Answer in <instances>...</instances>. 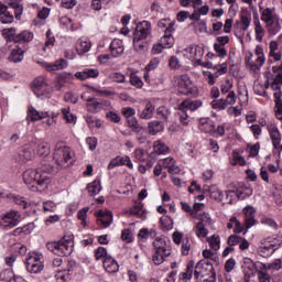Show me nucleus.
<instances>
[{"label":"nucleus","instance_id":"423d86ee","mask_svg":"<svg viewBox=\"0 0 282 282\" xmlns=\"http://www.w3.org/2000/svg\"><path fill=\"white\" fill-rule=\"evenodd\" d=\"M151 36V22L142 21L135 26L133 32V46L144 47V41Z\"/></svg>","mask_w":282,"mask_h":282},{"label":"nucleus","instance_id":"bb28decb","mask_svg":"<svg viewBox=\"0 0 282 282\" xmlns=\"http://www.w3.org/2000/svg\"><path fill=\"white\" fill-rule=\"evenodd\" d=\"M91 50V42L87 37H80L76 43L77 54H87Z\"/></svg>","mask_w":282,"mask_h":282},{"label":"nucleus","instance_id":"aec40b11","mask_svg":"<svg viewBox=\"0 0 282 282\" xmlns=\"http://www.w3.org/2000/svg\"><path fill=\"white\" fill-rule=\"evenodd\" d=\"M97 217V224L102 228H109L113 223V214L109 210H99Z\"/></svg>","mask_w":282,"mask_h":282},{"label":"nucleus","instance_id":"49530a36","mask_svg":"<svg viewBox=\"0 0 282 282\" xmlns=\"http://www.w3.org/2000/svg\"><path fill=\"white\" fill-rule=\"evenodd\" d=\"M160 131H164V123L160 121H152L149 123V132L152 135H155V133H160Z\"/></svg>","mask_w":282,"mask_h":282},{"label":"nucleus","instance_id":"4d7b16f0","mask_svg":"<svg viewBox=\"0 0 282 282\" xmlns=\"http://www.w3.org/2000/svg\"><path fill=\"white\" fill-rule=\"evenodd\" d=\"M69 272H72V270H64V271H59L57 272L56 276V281L57 282H67L69 281Z\"/></svg>","mask_w":282,"mask_h":282},{"label":"nucleus","instance_id":"58836bf2","mask_svg":"<svg viewBox=\"0 0 282 282\" xmlns=\"http://www.w3.org/2000/svg\"><path fill=\"white\" fill-rule=\"evenodd\" d=\"M34 39V34L30 31H22L15 35V43H30Z\"/></svg>","mask_w":282,"mask_h":282},{"label":"nucleus","instance_id":"f3484780","mask_svg":"<svg viewBox=\"0 0 282 282\" xmlns=\"http://www.w3.org/2000/svg\"><path fill=\"white\" fill-rule=\"evenodd\" d=\"M31 89L37 98H41V96H45L47 94V80H45L43 77H37L33 80Z\"/></svg>","mask_w":282,"mask_h":282},{"label":"nucleus","instance_id":"f03ea898","mask_svg":"<svg viewBox=\"0 0 282 282\" xmlns=\"http://www.w3.org/2000/svg\"><path fill=\"white\" fill-rule=\"evenodd\" d=\"M154 253L152 261L154 265H162L166 261L167 257H171V240L166 237H156L152 243Z\"/></svg>","mask_w":282,"mask_h":282},{"label":"nucleus","instance_id":"4be33fe9","mask_svg":"<svg viewBox=\"0 0 282 282\" xmlns=\"http://www.w3.org/2000/svg\"><path fill=\"white\" fill-rule=\"evenodd\" d=\"M254 207L252 206H247L243 209V215H245V225H246V232L257 224V219H254Z\"/></svg>","mask_w":282,"mask_h":282},{"label":"nucleus","instance_id":"c85d7f7f","mask_svg":"<svg viewBox=\"0 0 282 282\" xmlns=\"http://www.w3.org/2000/svg\"><path fill=\"white\" fill-rule=\"evenodd\" d=\"M104 268L106 272H108L109 274H113L120 270V265H118V261H116V259H113L111 256L107 257L104 260Z\"/></svg>","mask_w":282,"mask_h":282},{"label":"nucleus","instance_id":"5fc2aeb1","mask_svg":"<svg viewBox=\"0 0 282 282\" xmlns=\"http://www.w3.org/2000/svg\"><path fill=\"white\" fill-rule=\"evenodd\" d=\"M107 257H110L109 254H107V249L105 247H99L95 250V259L96 261H100V259L102 261H105V259H107Z\"/></svg>","mask_w":282,"mask_h":282},{"label":"nucleus","instance_id":"cd10ccee","mask_svg":"<svg viewBox=\"0 0 282 282\" xmlns=\"http://www.w3.org/2000/svg\"><path fill=\"white\" fill-rule=\"evenodd\" d=\"M130 215L139 217V219H147V210L141 202H135L130 208Z\"/></svg>","mask_w":282,"mask_h":282},{"label":"nucleus","instance_id":"338daca9","mask_svg":"<svg viewBox=\"0 0 282 282\" xmlns=\"http://www.w3.org/2000/svg\"><path fill=\"white\" fill-rule=\"evenodd\" d=\"M14 278V272L12 270H4L0 273L1 281L10 282Z\"/></svg>","mask_w":282,"mask_h":282},{"label":"nucleus","instance_id":"680f3d73","mask_svg":"<svg viewBox=\"0 0 282 282\" xmlns=\"http://www.w3.org/2000/svg\"><path fill=\"white\" fill-rule=\"evenodd\" d=\"M262 265L267 270H281L282 262H281V259H276L273 262H270L268 265L267 264H262Z\"/></svg>","mask_w":282,"mask_h":282},{"label":"nucleus","instance_id":"6ab92c4d","mask_svg":"<svg viewBox=\"0 0 282 282\" xmlns=\"http://www.w3.org/2000/svg\"><path fill=\"white\" fill-rule=\"evenodd\" d=\"M269 135L272 141L273 148L279 151V147H281V131H279V127L274 123H270L267 126Z\"/></svg>","mask_w":282,"mask_h":282},{"label":"nucleus","instance_id":"13d9d810","mask_svg":"<svg viewBox=\"0 0 282 282\" xmlns=\"http://www.w3.org/2000/svg\"><path fill=\"white\" fill-rule=\"evenodd\" d=\"M63 118L66 120V122H76V116H74L70 111L69 108H63L62 109Z\"/></svg>","mask_w":282,"mask_h":282},{"label":"nucleus","instance_id":"f8f14e48","mask_svg":"<svg viewBox=\"0 0 282 282\" xmlns=\"http://www.w3.org/2000/svg\"><path fill=\"white\" fill-rule=\"evenodd\" d=\"M250 23H252V17L250 13H245L240 15V20L236 21L234 24L235 28V35L238 39H243V33L248 31V28H250Z\"/></svg>","mask_w":282,"mask_h":282},{"label":"nucleus","instance_id":"473e14b6","mask_svg":"<svg viewBox=\"0 0 282 282\" xmlns=\"http://www.w3.org/2000/svg\"><path fill=\"white\" fill-rule=\"evenodd\" d=\"M160 42L163 47H165V50L173 47V44L175 43V39H173V31H171V29L165 30L164 35L161 37Z\"/></svg>","mask_w":282,"mask_h":282},{"label":"nucleus","instance_id":"4468645a","mask_svg":"<svg viewBox=\"0 0 282 282\" xmlns=\"http://www.w3.org/2000/svg\"><path fill=\"white\" fill-rule=\"evenodd\" d=\"M261 21H263L267 28H272L275 23H279V15L274 8L260 7Z\"/></svg>","mask_w":282,"mask_h":282},{"label":"nucleus","instance_id":"1a4fd4ad","mask_svg":"<svg viewBox=\"0 0 282 282\" xmlns=\"http://www.w3.org/2000/svg\"><path fill=\"white\" fill-rule=\"evenodd\" d=\"M44 258L43 254L33 253L29 258H26V270L31 274H39L43 272L45 264L43 263Z\"/></svg>","mask_w":282,"mask_h":282},{"label":"nucleus","instance_id":"052dcab7","mask_svg":"<svg viewBox=\"0 0 282 282\" xmlns=\"http://www.w3.org/2000/svg\"><path fill=\"white\" fill-rule=\"evenodd\" d=\"M212 107L213 109H218V111H224L228 106L226 105L225 99H218L212 101Z\"/></svg>","mask_w":282,"mask_h":282},{"label":"nucleus","instance_id":"8fccbe9b","mask_svg":"<svg viewBox=\"0 0 282 282\" xmlns=\"http://www.w3.org/2000/svg\"><path fill=\"white\" fill-rule=\"evenodd\" d=\"M130 85L137 89H142V87H144V83H142L140 76L135 75L134 73L130 74Z\"/></svg>","mask_w":282,"mask_h":282},{"label":"nucleus","instance_id":"a19ab883","mask_svg":"<svg viewBox=\"0 0 282 282\" xmlns=\"http://www.w3.org/2000/svg\"><path fill=\"white\" fill-rule=\"evenodd\" d=\"M194 219H198V224H202L203 226H210V224H213V218H210V214L206 212L197 213V217H194Z\"/></svg>","mask_w":282,"mask_h":282},{"label":"nucleus","instance_id":"b1692460","mask_svg":"<svg viewBox=\"0 0 282 282\" xmlns=\"http://www.w3.org/2000/svg\"><path fill=\"white\" fill-rule=\"evenodd\" d=\"M105 105H108L107 101L102 102L97 98H88L86 99L87 111L90 113H98L101 109H104Z\"/></svg>","mask_w":282,"mask_h":282},{"label":"nucleus","instance_id":"c03bdc74","mask_svg":"<svg viewBox=\"0 0 282 282\" xmlns=\"http://www.w3.org/2000/svg\"><path fill=\"white\" fill-rule=\"evenodd\" d=\"M207 242L209 245V248H212V250H219V248H221V239L219 238V236L213 235L210 237L207 238Z\"/></svg>","mask_w":282,"mask_h":282},{"label":"nucleus","instance_id":"37998d69","mask_svg":"<svg viewBox=\"0 0 282 282\" xmlns=\"http://www.w3.org/2000/svg\"><path fill=\"white\" fill-rule=\"evenodd\" d=\"M254 25L256 41H258V43H261V41H263V36H265V29H263L259 20L254 21Z\"/></svg>","mask_w":282,"mask_h":282},{"label":"nucleus","instance_id":"864d4df0","mask_svg":"<svg viewBox=\"0 0 282 282\" xmlns=\"http://www.w3.org/2000/svg\"><path fill=\"white\" fill-rule=\"evenodd\" d=\"M2 34L7 41H14L17 43V29L10 28V29H4L2 31Z\"/></svg>","mask_w":282,"mask_h":282},{"label":"nucleus","instance_id":"f704fd0d","mask_svg":"<svg viewBox=\"0 0 282 282\" xmlns=\"http://www.w3.org/2000/svg\"><path fill=\"white\" fill-rule=\"evenodd\" d=\"M199 129L204 131V133H214L215 132V123L213 120L203 118L199 120Z\"/></svg>","mask_w":282,"mask_h":282},{"label":"nucleus","instance_id":"0eeeda50","mask_svg":"<svg viewBox=\"0 0 282 282\" xmlns=\"http://www.w3.org/2000/svg\"><path fill=\"white\" fill-rule=\"evenodd\" d=\"M174 83L180 94H183L184 96H197V86L193 84L188 75L184 74L175 76Z\"/></svg>","mask_w":282,"mask_h":282},{"label":"nucleus","instance_id":"9b49d317","mask_svg":"<svg viewBox=\"0 0 282 282\" xmlns=\"http://www.w3.org/2000/svg\"><path fill=\"white\" fill-rule=\"evenodd\" d=\"M208 193L212 199H215V202H221V204H232V198L228 199V197H232V195H235V191H227L224 195V192H221L217 185H212L208 187Z\"/></svg>","mask_w":282,"mask_h":282},{"label":"nucleus","instance_id":"e2e57ef3","mask_svg":"<svg viewBox=\"0 0 282 282\" xmlns=\"http://www.w3.org/2000/svg\"><path fill=\"white\" fill-rule=\"evenodd\" d=\"M13 204H17L21 208H28L29 204L23 196H12Z\"/></svg>","mask_w":282,"mask_h":282},{"label":"nucleus","instance_id":"09e8293b","mask_svg":"<svg viewBox=\"0 0 282 282\" xmlns=\"http://www.w3.org/2000/svg\"><path fill=\"white\" fill-rule=\"evenodd\" d=\"M65 85H67V75L62 74V75L57 76L55 79L56 91H61V89H63V87H65Z\"/></svg>","mask_w":282,"mask_h":282},{"label":"nucleus","instance_id":"79ce46f5","mask_svg":"<svg viewBox=\"0 0 282 282\" xmlns=\"http://www.w3.org/2000/svg\"><path fill=\"white\" fill-rule=\"evenodd\" d=\"M153 151L156 153V155H166V153H169V148L164 142L158 140L153 144Z\"/></svg>","mask_w":282,"mask_h":282},{"label":"nucleus","instance_id":"de8ad7c7","mask_svg":"<svg viewBox=\"0 0 282 282\" xmlns=\"http://www.w3.org/2000/svg\"><path fill=\"white\" fill-rule=\"evenodd\" d=\"M175 21H171V19H161L158 23V26L161 28L162 30H171V32H174Z\"/></svg>","mask_w":282,"mask_h":282},{"label":"nucleus","instance_id":"393cba45","mask_svg":"<svg viewBox=\"0 0 282 282\" xmlns=\"http://www.w3.org/2000/svg\"><path fill=\"white\" fill-rule=\"evenodd\" d=\"M34 159V150L32 148H24L20 150L17 156V161L20 164H25V162H30V160Z\"/></svg>","mask_w":282,"mask_h":282},{"label":"nucleus","instance_id":"39448f33","mask_svg":"<svg viewBox=\"0 0 282 282\" xmlns=\"http://www.w3.org/2000/svg\"><path fill=\"white\" fill-rule=\"evenodd\" d=\"M74 155L75 154L74 151H72V148L66 145H57L53 153V160L61 169H67L74 164Z\"/></svg>","mask_w":282,"mask_h":282},{"label":"nucleus","instance_id":"a878e982","mask_svg":"<svg viewBox=\"0 0 282 282\" xmlns=\"http://www.w3.org/2000/svg\"><path fill=\"white\" fill-rule=\"evenodd\" d=\"M195 271V261L191 260L187 263L186 270L178 275V282H188L193 279V272Z\"/></svg>","mask_w":282,"mask_h":282},{"label":"nucleus","instance_id":"a18cd8bd","mask_svg":"<svg viewBox=\"0 0 282 282\" xmlns=\"http://www.w3.org/2000/svg\"><path fill=\"white\" fill-rule=\"evenodd\" d=\"M9 6L12 8V10H14L17 21H21V17L23 14V4L11 0Z\"/></svg>","mask_w":282,"mask_h":282},{"label":"nucleus","instance_id":"9d476101","mask_svg":"<svg viewBox=\"0 0 282 282\" xmlns=\"http://www.w3.org/2000/svg\"><path fill=\"white\" fill-rule=\"evenodd\" d=\"M21 224V213L11 209L1 216L0 226L2 228H14Z\"/></svg>","mask_w":282,"mask_h":282},{"label":"nucleus","instance_id":"20e7f679","mask_svg":"<svg viewBox=\"0 0 282 282\" xmlns=\"http://www.w3.org/2000/svg\"><path fill=\"white\" fill-rule=\"evenodd\" d=\"M194 278L197 282H215V269L208 260H200L195 265Z\"/></svg>","mask_w":282,"mask_h":282},{"label":"nucleus","instance_id":"2eb2a0df","mask_svg":"<svg viewBox=\"0 0 282 282\" xmlns=\"http://www.w3.org/2000/svg\"><path fill=\"white\" fill-rule=\"evenodd\" d=\"M183 52L184 56H186L189 61H193L194 67L204 57V48L199 45H189Z\"/></svg>","mask_w":282,"mask_h":282},{"label":"nucleus","instance_id":"6e6552de","mask_svg":"<svg viewBox=\"0 0 282 282\" xmlns=\"http://www.w3.org/2000/svg\"><path fill=\"white\" fill-rule=\"evenodd\" d=\"M279 248H281V238H267L260 241L258 252L260 257L268 258L272 257Z\"/></svg>","mask_w":282,"mask_h":282},{"label":"nucleus","instance_id":"7c9ffc66","mask_svg":"<svg viewBox=\"0 0 282 282\" xmlns=\"http://www.w3.org/2000/svg\"><path fill=\"white\" fill-rule=\"evenodd\" d=\"M24 54L25 51L15 45L9 55V61H11V63H21V61L24 58Z\"/></svg>","mask_w":282,"mask_h":282},{"label":"nucleus","instance_id":"4c0bfd02","mask_svg":"<svg viewBox=\"0 0 282 282\" xmlns=\"http://www.w3.org/2000/svg\"><path fill=\"white\" fill-rule=\"evenodd\" d=\"M87 191L91 197L98 195L100 191H102V186L100 185V180H95L87 185Z\"/></svg>","mask_w":282,"mask_h":282},{"label":"nucleus","instance_id":"a211bd4d","mask_svg":"<svg viewBox=\"0 0 282 282\" xmlns=\"http://www.w3.org/2000/svg\"><path fill=\"white\" fill-rule=\"evenodd\" d=\"M41 67H43L44 69H46V72H61V69H65L67 67V62L66 59H57L54 63H48V62H39Z\"/></svg>","mask_w":282,"mask_h":282},{"label":"nucleus","instance_id":"3c124183","mask_svg":"<svg viewBox=\"0 0 282 282\" xmlns=\"http://www.w3.org/2000/svg\"><path fill=\"white\" fill-rule=\"evenodd\" d=\"M188 110L181 109V106H178V116H180V122H182L185 127L191 122V117L188 116Z\"/></svg>","mask_w":282,"mask_h":282},{"label":"nucleus","instance_id":"412c9836","mask_svg":"<svg viewBox=\"0 0 282 282\" xmlns=\"http://www.w3.org/2000/svg\"><path fill=\"white\" fill-rule=\"evenodd\" d=\"M116 166H128V169H133V163L131 162V158L126 156H117L110 161L108 164V169H116Z\"/></svg>","mask_w":282,"mask_h":282},{"label":"nucleus","instance_id":"72a5a7b5","mask_svg":"<svg viewBox=\"0 0 282 282\" xmlns=\"http://www.w3.org/2000/svg\"><path fill=\"white\" fill-rule=\"evenodd\" d=\"M181 109L186 111H197L202 107V100H184L181 102Z\"/></svg>","mask_w":282,"mask_h":282},{"label":"nucleus","instance_id":"5701e85b","mask_svg":"<svg viewBox=\"0 0 282 282\" xmlns=\"http://www.w3.org/2000/svg\"><path fill=\"white\" fill-rule=\"evenodd\" d=\"M110 54L113 58H119L124 54V44H122V40L115 39L110 43Z\"/></svg>","mask_w":282,"mask_h":282},{"label":"nucleus","instance_id":"2f4dec72","mask_svg":"<svg viewBox=\"0 0 282 282\" xmlns=\"http://www.w3.org/2000/svg\"><path fill=\"white\" fill-rule=\"evenodd\" d=\"M0 21L4 24L14 22V15L8 11V7L3 3H0Z\"/></svg>","mask_w":282,"mask_h":282},{"label":"nucleus","instance_id":"ea45409f","mask_svg":"<svg viewBox=\"0 0 282 282\" xmlns=\"http://www.w3.org/2000/svg\"><path fill=\"white\" fill-rule=\"evenodd\" d=\"M193 230L198 239L208 237V229L206 228V225H203L202 223H197Z\"/></svg>","mask_w":282,"mask_h":282},{"label":"nucleus","instance_id":"774afa93","mask_svg":"<svg viewBox=\"0 0 282 282\" xmlns=\"http://www.w3.org/2000/svg\"><path fill=\"white\" fill-rule=\"evenodd\" d=\"M275 98V111H282V99H281V91L274 93Z\"/></svg>","mask_w":282,"mask_h":282},{"label":"nucleus","instance_id":"69168bd1","mask_svg":"<svg viewBox=\"0 0 282 282\" xmlns=\"http://www.w3.org/2000/svg\"><path fill=\"white\" fill-rule=\"evenodd\" d=\"M39 155L42 158H46V155L50 153V143H42L39 145L37 149Z\"/></svg>","mask_w":282,"mask_h":282},{"label":"nucleus","instance_id":"f257e3e1","mask_svg":"<svg viewBox=\"0 0 282 282\" xmlns=\"http://www.w3.org/2000/svg\"><path fill=\"white\" fill-rule=\"evenodd\" d=\"M23 182L33 193H41L50 186V176L39 170L29 169L23 173Z\"/></svg>","mask_w":282,"mask_h":282},{"label":"nucleus","instance_id":"6e6d98bb","mask_svg":"<svg viewBox=\"0 0 282 282\" xmlns=\"http://www.w3.org/2000/svg\"><path fill=\"white\" fill-rule=\"evenodd\" d=\"M86 122L90 129H94V128L100 129L102 127V123L100 122V120L94 118L93 116H87Z\"/></svg>","mask_w":282,"mask_h":282},{"label":"nucleus","instance_id":"ddd939ff","mask_svg":"<svg viewBox=\"0 0 282 282\" xmlns=\"http://www.w3.org/2000/svg\"><path fill=\"white\" fill-rule=\"evenodd\" d=\"M245 62L247 69L252 74H258L261 70V67L265 65V58L254 57L252 53H249L245 57Z\"/></svg>","mask_w":282,"mask_h":282},{"label":"nucleus","instance_id":"e433bc0d","mask_svg":"<svg viewBox=\"0 0 282 282\" xmlns=\"http://www.w3.org/2000/svg\"><path fill=\"white\" fill-rule=\"evenodd\" d=\"M153 113H155V106H153L151 102H148L140 113V118H142V120H149L153 118Z\"/></svg>","mask_w":282,"mask_h":282},{"label":"nucleus","instance_id":"c756f323","mask_svg":"<svg viewBox=\"0 0 282 282\" xmlns=\"http://www.w3.org/2000/svg\"><path fill=\"white\" fill-rule=\"evenodd\" d=\"M28 118H30L32 122H35L36 120H43L44 118H50V112L47 111L40 112L34 107H30L28 111Z\"/></svg>","mask_w":282,"mask_h":282},{"label":"nucleus","instance_id":"0e129e2a","mask_svg":"<svg viewBox=\"0 0 282 282\" xmlns=\"http://www.w3.org/2000/svg\"><path fill=\"white\" fill-rule=\"evenodd\" d=\"M237 104V95L235 94V91H229L225 98V105H236Z\"/></svg>","mask_w":282,"mask_h":282},{"label":"nucleus","instance_id":"c9c22d12","mask_svg":"<svg viewBox=\"0 0 282 282\" xmlns=\"http://www.w3.org/2000/svg\"><path fill=\"white\" fill-rule=\"evenodd\" d=\"M267 89H270V82L268 80L265 83L256 82L253 85V91L258 96H268Z\"/></svg>","mask_w":282,"mask_h":282},{"label":"nucleus","instance_id":"dca6fc26","mask_svg":"<svg viewBox=\"0 0 282 282\" xmlns=\"http://www.w3.org/2000/svg\"><path fill=\"white\" fill-rule=\"evenodd\" d=\"M205 67L206 69H215V76L216 78H219L221 74L228 73V64H219V65H213V62H203L202 59H198V63L195 64V67Z\"/></svg>","mask_w":282,"mask_h":282},{"label":"nucleus","instance_id":"bf43d9fd","mask_svg":"<svg viewBox=\"0 0 282 282\" xmlns=\"http://www.w3.org/2000/svg\"><path fill=\"white\" fill-rule=\"evenodd\" d=\"M238 95H239L241 107H246V105H248V89L246 88H243L242 90L239 89Z\"/></svg>","mask_w":282,"mask_h":282},{"label":"nucleus","instance_id":"7ed1b4c3","mask_svg":"<svg viewBox=\"0 0 282 282\" xmlns=\"http://www.w3.org/2000/svg\"><path fill=\"white\" fill-rule=\"evenodd\" d=\"M46 248L57 257H69L74 252V236H65L59 241L48 242Z\"/></svg>","mask_w":282,"mask_h":282},{"label":"nucleus","instance_id":"603ef678","mask_svg":"<svg viewBox=\"0 0 282 282\" xmlns=\"http://www.w3.org/2000/svg\"><path fill=\"white\" fill-rule=\"evenodd\" d=\"M268 269L262 267L260 268V270H258V281L259 282H270L271 281V276L267 271Z\"/></svg>","mask_w":282,"mask_h":282}]
</instances>
